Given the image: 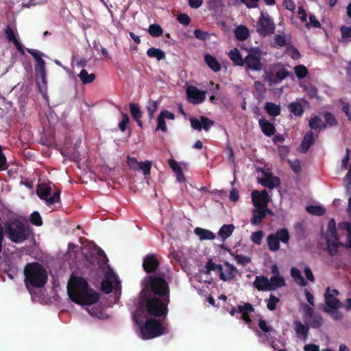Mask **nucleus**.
I'll use <instances>...</instances> for the list:
<instances>
[{"instance_id":"1","label":"nucleus","mask_w":351,"mask_h":351,"mask_svg":"<svg viewBox=\"0 0 351 351\" xmlns=\"http://www.w3.org/2000/svg\"><path fill=\"white\" fill-rule=\"evenodd\" d=\"M170 302V290L167 282L162 277L148 276L141 291L139 306L156 317H165Z\"/></svg>"},{"instance_id":"2","label":"nucleus","mask_w":351,"mask_h":351,"mask_svg":"<svg viewBox=\"0 0 351 351\" xmlns=\"http://www.w3.org/2000/svg\"><path fill=\"white\" fill-rule=\"evenodd\" d=\"M67 292L73 302L80 305H91L97 302L99 294L89 287L82 277H74L69 282Z\"/></svg>"},{"instance_id":"3","label":"nucleus","mask_w":351,"mask_h":351,"mask_svg":"<svg viewBox=\"0 0 351 351\" xmlns=\"http://www.w3.org/2000/svg\"><path fill=\"white\" fill-rule=\"evenodd\" d=\"M25 285L29 287L42 288L48 280V275L45 267L38 262L27 263L24 267Z\"/></svg>"},{"instance_id":"4","label":"nucleus","mask_w":351,"mask_h":351,"mask_svg":"<svg viewBox=\"0 0 351 351\" xmlns=\"http://www.w3.org/2000/svg\"><path fill=\"white\" fill-rule=\"evenodd\" d=\"M8 239L15 243L27 240L31 234L28 224L18 219H9L4 223L3 230Z\"/></svg>"},{"instance_id":"5","label":"nucleus","mask_w":351,"mask_h":351,"mask_svg":"<svg viewBox=\"0 0 351 351\" xmlns=\"http://www.w3.org/2000/svg\"><path fill=\"white\" fill-rule=\"evenodd\" d=\"M166 327L155 318H149L141 326L143 339H149L160 336L166 332Z\"/></svg>"},{"instance_id":"6","label":"nucleus","mask_w":351,"mask_h":351,"mask_svg":"<svg viewBox=\"0 0 351 351\" xmlns=\"http://www.w3.org/2000/svg\"><path fill=\"white\" fill-rule=\"evenodd\" d=\"M262 51L258 47H252L249 49L248 54L244 58L245 71H260L263 67L261 62Z\"/></svg>"},{"instance_id":"7","label":"nucleus","mask_w":351,"mask_h":351,"mask_svg":"<svg viewBox=\"0 0 351 351\" xmlns=\"http://www.w3.org/2000/svg\"><path fill=\"white\" fill-rule=\"evenodd\" d=\"M289 240L290 235L286 228H280L275 234H270L267 237V246L271 252H276L280 249V241L287 244Z\"/></svg>"},{"instance_id":"8","label":"nucleus","mask_w":351,"mask_h":351,"mask_svg":"<svg viewBox=\"0 0 351 351\" xmlns=\"http://www.w3.org/2000/svg\"><path fill=\"white\" fill-rule=\"evenodd\" d=\"M37 195L41 199L45 201V204L47 206H51L60 202V191L54 192L51 197L49 196L51 193V188L47 184L42 183L39 184L36 189Z\"/></svg>"},{"instance_id":"9","label":"nucleus","mask_w":351,"mask_h":351,"mask_svg":"<svg viewBox=\"0 0 351 351\" xmlns=\"http://www.w3.org/2000/svg\"><path fill=\"white\" fill-rule=\"evenodd\" d=\"M275 24L267 13L261 12L257 22V32L263 36L274 33Z\"/></svg>"},{"instance_id":"10","label":"nucleus","mask_w":351,"mask_h":351,"mask_svg":"<svg viewBox=\"0 0 351 351\" xmlns=\"http://www.w3.org/2000/svg\"><path fill=\"white\" fill-rule=\"evenodd\" d=\"M252 200L254 206L268 207L270 198L266 189L261 191H253L252 193Z\"/></svg>"},{"instance_id":"11","label":"nucleus","mask_w":351,"mask_h":351,"mask_svg":"<svg viewBox=\"0 0 351 351\" xmlns=\"http://www.w3.org/2000/svg\"><path fill=\"white\" fill-rule=\"evenodd\" d=\"M191 127L196 130L201 131L204 129L205 131H208L210 128L214 125V121L210 120L206 117L201 116L198 119L195 117H191L189 119Z\"/></svg>"},{"instance_id":"12","label":"nucleus","mask_w":351,"mask_h":351,"mask_svg":"<svg viewBox=\"0 0 351 351\" xmlns=\"http://www.w3.org/2000/svg\"><path fill=\"white\" fill-rule=\"evenodd\" d=\"M186 95L189 101L193 104H201L206 99V92L202 91L193 86L187 88Z\"/></svg>"},{"instance_id":"13","label":"nucleus","mask_w":351,"mask_h":351,"mask_svg":"<svg viewBox=\"0 0 351 351\" xmlns=\"http://www.w3.org/2000/svg\"><path fill=\"white\" fill-rule=\"evenodd\" d=\"M5 34L8 42L12 43L21 55H25V47L17 38L18 34L15 32L10 25L5 29Z\"/></svg>"},{"instance_id":"14","label":"nucleus","mask_w":351,"mask_h":351,"mask_svg":"<svg viewBox=\"0 0 351 351\" xmlns=\"http://www.w3.org/2000/svg\"><path fill=\"white\" fill-rule=\"evenodd\" d=\"M267 214L273 215V213L268 208V207L254 206V208L252 210L251 223L254 226L260 224L267 217Z\"/></svg>"},{"instance_id":"15","label":"nucleus","mask_w":351,"mask_h":351,"mask_svg":"<svg viewBox=\"0 0 351 351\" xmlns=\"http://www.w3.org/2000/svg\"><path fill=\"white\" fill-rule=\"evenodd\" d=\"M324 300L326 307L324 308V311L330 310H337L339 308L342 304L339 299L335 297L330 293V288L328 287L324 293Z\"/></svg>"},{"instance_id":"16","label":"nucleus","mask_w":351,"mask_h":351,"mask_svg":"<svg viewBox=\"0 0 351 351\" xmlns=\"http://www.w3.org/2000/svg\"><path fill=\"white\" fill-rule=\"evenodd\" d=\"M224 265L226 269H223L221 266V270L219 273V278L223 281L233 280L235 278L236 274L238 272L237 269L228 262H225Z\"/></svg>"},{"instance_id":"17","label":"nucleus","mask_w":351,"mask_h":351,"mask_svg":"<svg viewBox=\"0 0 351 351\" xmlns=\"http://www.w3.org/2000/svg\"><path fill=\"white\" fill-rule=\"evenodd\" d=\"M158 267L159 262L154 254H149L144 258L143 267L147 273L155 272Z\"/></svg>"},{"instance_id":"18","label":"nucleus","mask_w":351,"mask_h":351,"mask_svg":"<svg viewBox=\"0 0 351 351\" xmlns=\"http://www.w3.org/2000/svg\"><path fill=\"white\" fill-rule=\"evenodd\" d=\"M25 50L36 60V64L35 65V74L45 71V61L41 58L44 54L36 49L26 48Z\"/></svg>"},{"instance_id":"19","label":"nucleus","mask_w":351,"mask_h":351,"mask_svg":"<svg viewBox=\"0 0 351 351\" xmlns=\"http://www.w3.org/2000/svg\"><path fill=\"white\" fill-rule=\"evenodd\" d=\"M258 182L270 189L278 187L280 185V180L276 176H274L271 173L265 174V177L258 178Z\"/></svg>"},{"instance_id":"20","label":"nucleus","mask_w":351,"mask_h":351,"mask_svg":"<svg viewBox=\"0 0 351 351\" xmlns=\"http://www.w3.org/2000/svg\"><path fill=\"white\" fill-rule=\"evenodd\" d=\"M253 285L259 291H272L269 280L264 276H256Z\"/></svg>"},{"instance_id":"21","label":"nucleus","mask_w":351,"mask_h":351,"mask_svg":"<svg viewBox=\"0 0 351 351\" xmlns=\"http://www.w3.org/2000/svg\"><path fill=\"white\" fill-rule=\"evenodd\" d=\"M258 125L262 132L267 136L274 135L276 131L274 125L265 119H260L258 120Z\"/></svg>"},{"instance_id":"22","label":"nucleus","mask_w":351,"mask_h":351,"mask_svg":"<svg viewBox=\"0 0 351 351\" xmlns=\"http://www.w3.org/2000/svg\"><path fill=\"white\" fill-rule=\"evenodd\" d=\"M234 229L235 227L233 224H224L221 227L217 234L222 241H224L232 235Z\"/></svg>"},{"instance_id":"23","label":"nucleus","mask_w":351,"mask_h":351,"mask_svg":"<svg viewBox=\"0 0 351 351\" xmlns=\"http://www.w3.org/2000/svg\"><path fill=\"white\" fill-rule=\"evenodd\" d=\"M313 132L312 131L307 132L301 143V152L306 153L310 147L313 144Z\"/></svg>"},{"instance_id":"24","label":"nucleus","mask_w":351,"mask_h":351,"mask_svg":"<svg viewBox=\"0 0 351 351\" xmlns=\"http://www.w3.org/2000/svg\"><path fill=\"white\" fill-rule=\"evenodd\" d=\"M264 109L269 116L274 117L279 116L281 112L280 106L273 102H266Z\"/></svg>"},{"instance_id":"25","label":"nucleus","mask_w":351,"mask_h":351,"mask_svg":"<svg viewBox=\"0 0 351 351\" xmlns=\"http://www.w3.org/2000/svg\"><path fill=\"white\" fill-rule=\"evenodd\" d=\"M130 108L132 118L137 122L140 127L143 126L141 118L142 117L143 112L138 104L131 103L130 104Z\"/></svg>"},{"instance_id":"26","label":"nucleus","mask_w":351,"mask_h":351,"mask_svg":"<svg viewBox=\"0 0 351 351\" xmlns=\"http://www.w3.org/2000/svg\"><path fill=\"white\" fill-rule=\"evenodd\" d=\"M204 61L208 66L215 72L221 70V64L219 61L212 55L206 53L204 56Z\"/></svg>"},{"instance_id":"27","label":"nucleus","mask_w":351,"mask_h":351,"mask_svg":"<svg viewBox=\"0 0 351 351\" xmlns=\"http://www.w3.org/2000/svg\"><path fill=\"white\" fill-rule=\"evenodd\" d=\"M230 59L234 62L235 65L243 66L244 58H242L239 50L237 48H234L228 53Z\"/></svg>"},{"instance_id":"28","label":"nucleus","mask_w":351,"mask_h":351,"mask_svg":"<svg viewBox=\"0 0 351 351\" xmlns=\"http://www.w3.org/2000/svg\"><path fill=\"white\" fill-rule=\"evenodd\" d=\"M194 232L199 237L200 240H213L215 238L214 233L208 230L197 227L195 229Z\"/></svg>"},{"instance_id":"29","label":"nucleus","mask_w":351,"mask_h":351,"mask_svg":"<svg viewBox=\"0 0 351 351\" xmlns=\"http://www.w3.org/2000/svg\"><path fill=\"white\" fill-rule=\"evenodd\" d=\"M236 38L241 41L246 40L249 35V30L245 26L240 25L238 26L234 31Z\"/></svg>"},{"instance_id":"30","label":"nucleus","mask_w":351,"mask_h":351,"mask_svg":"<svg viewBox=\"0 0 351 351\" xmlns=\"http://www.w3.org/2000/svg\"><path fill=\"white\" fill-rule=\"evenodd\" d=\"M291 275L298 284L303 287L307 285L306 280L302 276L300 271L298 268L292 267L291 269Z\"/></svg>"},{"instance_id":"31","label":"nucleus","mask_w":351,"mask_h":351,"mask_svg":"<svg viewBox=\"0 0 351 351\" xmlns=\"http://www.w3.org/2000/svg\"><path fill=\"white\" fill-rule=\"evenodd\" d=\"M289 111L295 116L301 117L304 113V108L300 102H291L288 105Z\"/></svg>"},{"instance_id":"32","label":"nucleus","mask_w":351,"mask_h":351,"mask_svg":"<svg viewBox=\"0 0 351 351\" xmlns=\"http://www.w3.org/2000/svg\"><path fill=\"white\" fill-rule=\"evenodd\" d=\"M308 125L312 130H324L326 128V124H323L321 118L315 116L308 121Z\"/></svg>"},{"instance_id":"33","label":"nucleus","mask_w":351,"mask_h":351,"mask_svg":"<svg viewBox=\"0 0 351 351\" xmlns=\"http://www.w3.org/2000/svg\"><path fill=\"white\" fill-rule=\"evenodd\" d=\"M327 238L333 239L335 240H339V237L337 234L336 223L335 219H331L328 221L327 226Z\"/></svg>"},{"instance_id":"34","label":"nucleus","mask_w":351,"mask_h":351,"mask_svg":"<svg viewBox=\"0 0 351 351\" xmlns=\"http://www.w3.org/2000/svg\"><path fill=\"white\" fill-rule=\"evenodd\" d=\"M78 77L84 84L92 83L95 80V75L94 73L88 74L85 69L81 70Z\"/></svg>"},{"instance_id":"35","label":"nucleus","mask_w":351,"mask_h":351,"mask_svg":"<svg viewBox=\"0 0 351 351\" xmlns=\"http://www.w3.org/2000/svg\"><path fill=\"white\" fill-rule=\"evenodd\" d=\"M269 282L271 287H272V291L278 287H284L286 285L284 278L280 276H272Z\"/></svg>"},{"instance_id":"36","label":"nucleus","mask_w":351,"mask_h":351,"mask_svg":"<svg viewBox=\"0 0 351 351\" xmlns=\"http://www.w3.org/2000/svg\"><path fill=\"white\" fill-rule=\"evenodd\" d=\"M147 55L149 58H156L158 60H161L165 58V53L163 51L154 47H151L147 51Z\"/></svg>"},{"instance_id":"37","label":"nucleus","mask_w":351,"mask_h":351,"mask_svg":"<svg viewBox=\"0 0 351 351\" xmlns=\"http://www.w3.org/2000/svg\"><path fill=\"white\" fill-rule=\"evenodd\" d=\"M295 324L296 333L302 335L303 339L306 340L308 335V326L303 324L300 322H296Z\"/></svg>"},{"instance_id":"38","label":"nucleus","mask_w":351,"mask_h":351,"mask_svg":"<svg viewBox=\"0 0 351 351\" xmlns=\"http://www.w3.org/2000/svg\"><path fill=\"white\" fill-rule=\"evenodd\" d=\"M306 211L316 216H322L326 213V209L323 206L317 205H311L306 207Z\"/></svg>"},{"instance_id":"39","label":"nucleus","mask_w":351,"mask_h":351,"mask_svg":"<svg viewBox=\"0 0 351 351\" xmlns=\"http://www.w3.org/2000/svg\"><path fill=\"white\" fill-rule=\"evenodd\" d=\"M339 226L341 228L346 229L348 232L347 241L345 243V248L350 249L351 248V223L348 222H345L343 223H340Z\"/></svg>"},{"instance_id":"40","label":"nucleus","mask_w":351,"mask_h":351,"mask_svg":"<svg viewBox=\"0 0 351 351\" xmlns=\"http://www.w3.org/2000/svg\"><path fill=\"white\" fill-rule=\"evenodd\" d=\"M254 308L250 303H245L243 305H239L237 306V312L241 313V315L249 314L254 312Z\"/></svg>"},{"instance_id":"41","label":"nucleus","mask_w":351,"mask_h":351,"mask_svg":"<svg viewBox=\"0 0 351 351\" xmlns=\"http://www.w3.org/2000/svg\"><path fill=\"white\" fill-rule=\"evenodd\" d=\"M148 32L151 36L154 37H158L162 34L163 30L159 25L152 24L149 27Z\"/></svg>"},{"instance_id":"42","label":"nucleus","mask_w":351,"mask_h":351,"mask_svg":"<svg viewBox=\"0 0 351 351\" xmlns=\"http://www.w3.org/2000/svg\"><path fill=\"white\" fill-rule=\"evenodd\" d=\"M326 249L331 256H334L338 253L337 245L335 243V241H331V239L330 238H327L326 239Z\"/></svg>"},{"instance_id":"43","label":"nucleus","mask_w":351,"mask_h":351,"mask_svg":"<svg viewBox=\"0 0 351 351\" xmlns=\"http://www.w3.org/2000/svg\"><path fill=\"white\" fill-rule=\"evenodd\" d=\"M294 71L297 77L300 80L304 79L308 74V70L304 65L300 64L294 67Z\"/></svg>"},{"instance_id":"44","label":"nucleus","mask_w":351,"mask_h":351,"mask_svg":"<svg viewBox=\"0 0 351 351\" xmlns=\"http://www.w3.org/2000/svg\"><path fill=\"white\" fill-rule=\"evenodd\" d=\"M324 119L326 121V127L336 126L338 124V121L333 115L332 113L327 112L324 114Z\"/></svg>"},{"instance_id":"45","label":"nucleus","mask_w":351,"mask_h":351,"mask_svg":"<svg viewBox=\"0 0 351 351\" xmlns=\"http://www.w3.org/2000/svg\"><path fill=\"white\" fill-rule=\"evenodd\" d=\"M101 289L105 293H110L112 291V282L108 278L101 282Z\"/></svg>"},{"instance_id":"46","label":"nucleus","mask_w":351,"mask_h":351,"mask_svg":"<svg viewBox=\"0 0 351 351\" xmlns=\"http://www.w3.org/2000/svg\"><path fill=\"white\" fill-rule=\"evenodd\" d=\"M279 301L280 300L277 297L271 294L269 300H267V308L269 311H274L276 308V305Z\"/></svg>"},{"instance_id":"47","label":"nucleus","mask_w":351,"mask_h":351,"mask_svg":"<svg viewBox=\"0 0 351 351\" xmlns=\"http://www.w3.org/2000/svg\"><path fill=\"white\" fill-rule=\"evenodd\" d=\"M152 164L150 162H140L138 163V169L142 170L144 175L147 176L150 174Z\"/></svg>"},{"instance_id":"48","label":"nucleus","mask_w":351,"mask_h":351,"mask_svg":"<svg viewBox=\"0 0 351 351\" xmlns=\"http://www.w3.org/2000/svg\"><path fill=\"white\" fill-rule=\"evenodd\" d=\"M221 265H217L213 260L210 259L206 264V272L209 273L211 271H217L218 274L221 270Z\"/></svg>"},{"instance_id":"49","label":"nucleus","mask_w":351,"mask_h":351,"mask_svg":"<svg viewBox=\"0 0 351 351\" xmlns=\"http://www.w3.org/2000/svg\"><path fill=\"white\" fill-rule=\"evenodd\" d=\"M30 221L32 224L40 226L43 224V220L38 212L34 211L30 215Z\"/></svg>"},{"instance_id":"50","label":"nucleus","mask_w":351,"mask_h":351,"mask_svg":"<svg viewBox=\"0 0 351 351\" xmlns=\"http://www.w3.org/2000/svg\"><path fill=\"white\" fill-rule=\"evenodd\" d=\"M306 28L310 29L311 27L319 28L321 27L320 22L317 19L314 14L309 15V22L305 24Z\"/></svg>"},{"instance_id":"51","label":"nucleus","mask_w":351,"mask_h":351,"mask_svg":"<svg viewBox=\"0 0 351 351\" xmlns=\"http://www.w3.org/2000/svg\"><path fill=\"white\" fill-rule=\"evenodd\" d=\"M263 237V232L262 230H258L252 234L251 240L254 244L260 245L261 243Z\"/></svg>"},{"instance_id":"52","label":"nucleus","mask_w":351,"mask_h":351,"mask_svg":"<svg viewBox=\"0 0 351 351\" xmlns=\"http://www.w3.org/2000/svg\"><path fill=\"white\" fill-rule=\"evenodd\" d=\"M157 108L158 104L154 101L149 100L147 105V110L150 119L153 118L154 114L156 111Z\"/></svg>"},{"instance_id":"53","label":"nucleus","mask_w":351,"mask_h":351,"mask_svg":"<svg viewBox=\"0 0 351 351\" xmlns=\"http://www.w3.org/2000/svg\"><path fill=\"white\" fill-rule=\"evenodd\" d=\"M311 326L313 328H318L323 324V319L319 315H315L312 317Z\"/></svg>"},{"instance_id":"54","label":"nucleus","mask_w":351,"mask_h":351,"mask_svg":"<svg viewBox=\"0 0 351 351\" xmlns=\"http://www.w3.org/2000/svg\"><path fill=\"white\" fill-rule=\"evenodd\" d=\"M258 327L260 329L265 332H270L274 330L272 326L267 324V322L265 319H260L258 321Z\"/></svg>"},{"instance_id":"55","label":"nucleus","mask_w":351,"mask_h":351,"mask_svg":"<svg viewBox=\"0 0 351 351\" xmlns=\"http://www.w3.org/2000/svg\"><path fill=\"white\" fill-rule=\"evenodd\" d=\"M130 122V118L128 114L122 113V120L119 123V128L121 132H125Z\"/></svg>"},{"instance_id":"56","label":"nucleus","mask_w":351,"mask_h":351,"mask_svg":"<svg viewBox=\"0 0 351 351\" xmlns=\"http://www.w3.org/2000/svg\"><path fill=\"white\" fill-rule=\"evenodd\" d=\"M157 126H156V130H162V132H167V128L166 125L165 119H164L162 116L158 115L157 119Z\"/></svg>"},{"instance_id":"57","label":"nucleus","mask_w":351,"mask_h":351,"mask_svg":"<svg viewBox=\"0 0 351 351\" xmlns=\"http://www.w3.org/2000/svg\"><path fill=\"white\" fill-rule=\"evenodd\" d=\"M178 21L180 24L187 26L191 22V19L186 14L182 13L178 16Z\"/></svg>"},{"instance_id":"58","label":"nucleus","mask_w":351,"mask_h":351,"mask_svg":"<svg viewBox=\"0 0 351 351\" xmlns=\"http://www.w3.org/2000/svg\"><path fill=\"white\" fill-rule=\"evenodd\" d=\"M234 258L237 263L241 264L242 265H245L251 261L250 257L241 254H237L234 256Z\"/></svg>"},{"instance_id":"59","label":"nucleus","mask_w":351,"mask_h":351,"mask_svg":"<svg viewBox=\"0 0 351 351\" xmlns=\"http://www.w3.org/2000/svg\"><path fill=\"white\" fill-rule=\"evenodd\" d=\"M222 4V0H208V9L210 10H215L220 8Z\"/></svg>"},{"instance_id":"60","label":"nucleus","mask_w":351,"mask_h":351,"mask_svg":"<svg viewBox=\"0 0 351 351\" xmlns=\"http://www.w3.org/2000/svg\"><path fill=\"white\" fill-rule=\"evenodd\" d=\"M328 313L334 320L340 321L343 318V314L337 310H328L326 311Z\"/></svg>"},{"instance_id":"61","label":"nucleus","mask_w":351,"mask_h":351,"mask_svg":"<svg viewBox=\"0 0 351 351\" xmlns=\"http://www.w3.org/2000/svg\"><path fill=\"white\" fill-rule=\"evenodd\" d=\"M289 162L290 165V167L293 172L298 173L301 171L302 167L300 160H295L294 161H289Z\"/></svg>"},{"instance_id":"62","label":"nucleus","mask_w":351,"mask_h":351,"mask_svg":"<svg viewBox=\"0 0 351 351\" xmlns=\"http://www.w3.org/2000/svg\"><path fill=\"white\" fill-rule=\"evenodd\" d=\"M62 154L66 157L71 161H78L80 160V154L78 152H73L72 153H62Z\"/></svg>"},{"instance_id":"63","label":"nucleus","mask_w":351,"mask_h":351,"mask_svg":"<svg viewBox=\"0 0 351 351\" xmlns=\"http://www.w3.org/2000/svg\"><path fill=\"white\" fill-rule=\"evenodd\" d=\"M289 71L287 69H285V68H282V69L278 70L276 73V77L280 81H282V80L287 77L289 76Z\"/></svg>"},{"instance_id":"64","label":"nucleus","mask_w":351,"mask_h":351,"mask_svg":"<svg viewBox=\"0 0 351 351\" xmlns=\"http://www.w3.org/2000/svg\"><path fill=\"white\" fill-rule=\"evenodd\" d=\"M340 31L343 38H351V27L342 26Z\"/></svg>"}]
</instances>
